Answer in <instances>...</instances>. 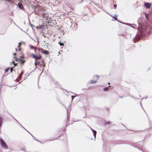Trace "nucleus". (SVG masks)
Wrapping results in <instances>:
<instances>
[{
	"instance_id": "1",
	"label": "nucleus",
	"mask_w": 152,
	"mask_h": 152,
	"mask_svg": "<svg viewBox=\"0 0 152 152\" xmlns=\"http://www.w3.org/2000/svg\"><path fill=\"white\" fill-rule=\"evenodd\" d=\"M14 55L15 56L17 55V56H14V58H16L15 61L18 62H20L21 64H23L26 62V61L23 59L24 56L23 55L22 53H19L17 54L16 53H14Z\"/></svg>"
},
{
	"instance_id": "2",
	"label": "nucleus",
	"mask_w": 152,
	"mask_h": 152,
	"mask_svg": "<svg viewBox=\"0 0 152 152\" xmlns=\"http://www.w3.org/2000/svg\"><path fill=\"white\" fill-rule=\"evenodd\" d=\"M14 55L15 56L17 55V56H14V58H16L15 61L18 62H20L21 64H23L26 62V61L23 59L24 56L23 55L22 53H19L17 54L16 53H14Z\"/></svg>"
},
{
	"instance_id": "3",
	"label": "nucleus",
	"mask_w": 152,
	"mask_h": 152,
	"mask_svg": "<svg viewBox=\"0 0 152 152\" xmlns=\"http://www.w3.org/2000/svg\"><path fill=\"white\" fill-rule=\"evenodd\" d=\"M140 34L142 36H145L149 33V30L147 28V27L141 28L140 30Z\"/></svg>"
},
{
	"instance_id": "4",
	"label": "nucleus",
	"mask_w": 152,
	"mask_h": 152,
	"mask_svg": "<svg viewBox=\"0 0 152 152\" xmlns=\"http://www.w3.org/2000/svg\"><path fill=\"white\" fill-rule=\"evenodd\" d=\"M0 141L2 147L4 149H7L8 148V146L1 138L0 139Z\"/></svg>"
},
{
	"instance_id": "5",
	"label": "nucleus",
	"mask_w": 152,
	"mask_h": 152,
	"mask_svg": "<svg viewBox=\"0 0 152 152\" xmlns=\"http://www.w3.org/2000/svg\"><path fill=\"white\" fill-rule=\"evenodd\" d=\"M32 57L35 59V60L40 59L42 58V56L40 55H36L34 54H32Z\"/></svg>"
},
{
	"instance_id": "6",
	"label": "nucleus",
	"mask_w": 152,
	"mask_h": 152,
	"mask_svg": "<svg viewBox=\"0 0 152 152\" xmlns=\"http://www.w3.org/2000/svg\"><path fill=\"white\" fill-rule=\"evenodd\" d=\"M151 4L148 3H145L144 4V6L147 8H150L151 6Z\"/></svg>"
},
{
	"instance_id": "7",
	"label": "nucleus",
	"mask_w": 152,
	"mask_h": 152,
	"mask_svg": "<svg viewBox=\"0 0 152 152\" xmlns=\"http://www.w3.org/2000/svg\"><path fill=\"white\" fill-rule=\"evenodd\" d=\"M21 45V43H20V42L18 43V47L16 49V51H19L20 50H21V47H20Z\"/></svg>"
},
{
	"instance_id": "8",
	"label": "nucleus",
	"mask_w": 152,
	"mask_h": 152,
	"mask_svg": "<svg viewBox=\"0 0 152 152\" xmlns=\"http://www.w3.org/2000/svg\"><path fill=\"white\" fill-rule=\"evenodd\" d=\"M37 49L39 52H40L41 53H42L44 50L42 48H37Z\"/></svg>"
},
{
	"instance_id": "9",
	"label": "nucleus",
	"mask_w": 152,
	"mask_h": 152,
	"mask_svg": "<svg viewBox=\"0 0 152 152\" xmlns=\"http://www.w3.org/2000/svg\"><path fill=\"white\" fill-rule=\"evenodd\" d=\"M18 6L19 8L20 9H22L23 8V5L20 3L18 4Z\"/></svg>"
},
{
	"instance_id": "10",
	"label": "nucleus",
	"mask_w": 152,
	"mask_h": 152,
	"mask_svg": "<svg viewBox=\"0 0 152 152\" xmlns=\"http://www.w3.org/2000/svg\"><path fill=\"white\" fill-rule=\"evenodd\" d=\"M42 53L45 55H48L49 54V52L48 51L44 50Z\"/></svg>"
},
{
	"instance_id": "11",
	"label": "nucleus",
	"mask_w": 152,
	"mask_h": 152,
	"mask_svg": "<svg viewBox=\"0 0 152 152\" xmlns=\"http://www.w3.org/2000/svg\"><path fill=\"white\" fill-rule=\"evenodd\" d=\"M2 122V118L1 117H0V128L1 126Z\"/></svg>"
},
{
	"instance_id": "12",
	"label": "nucleus",
	"mask_w": 152,
	"mask_h": 152,
	"mask_svg": "<svg viewBox=\"0 0 152 152\" xmlns=\"http://www.w3.org/2000/svg\"><path fill=\"white\" fill-rule=\"evenodd\" d=\"M23 71H22V72H21V73L20 74V75L19 76V78L20 79H21V77L22 76V75L23 74Z\"/></svg>"
},
{
	"instance_id": "13",
	"label": "nucleus",
	"mask_w": 152,
	"mask_h": 152,
	"mask_svg": "<svg viewBox=\"0 0 152 152\" xmlns=\"http://www.w3.org/2000/svg\"><path fill=\"white\" fill-rule=\"evenodd\" d=\"M92 131L93 132V133H94V135L95 137L96 134V131L94 130L93 129H92Z\"/></svg>"
},
{
	"instance_id": "14",
	"label": "nucleus",
	"mask_w": 152,
	"mask_h": 152,
	"mask_svg": "<svg viewBox=\"0 0 152 152\" xmlns=\"http://www.w3.org/2000/svg\"><path fill=\"white\" fill-rule=\"evenodd\" d=\"M35 65L36 66L37 64L39 63V61H37V60H35Z\"/></svg>"
},
{
	"instance_id": "15",
	"label": "nucleus",
	"mask_w": 152,
	"mask_h": 152,
	"mask_svg": "<svg viewBox=\"0 0 152 152\" xmlns=\"http://www.w3.org/2000/svg\"><path fill=\"white\" fill-rule=\"evenodd\" d=\"M113 18L115 20H117V16L116 15H115L113 17Z\"/></svg>"
},
{
	"instance_id": "16",
	"label": "nucleus",
	"mask_w": 152,
	"mask_h": 152,
	"mask_svg": "<svg viewBox=\"0 0 152 152\" xmlns=\"http://www.w3.org/2000/svg\"><path fill=\"white\" fill-rule=\"evenodd\" d=\"M103 90L104 91H107L108 90V88L107 87L104 88Z\"/></svg>"
},
{
	"instance_id": "17",
	"label": "nucleus",
	"mask_w": 152,
	"mask_h": 152,
	"mask_svg": "<svg viewBox=\"0 0 152 152\" xmlns=\"http://www.w3.org/2000/svg\"><path fill=\"white\" fill-rule=\"evenodd\" d=\"M145 15L146 16V18L148 19V14H147V13L145 14Z\"/></svg>"
},
{
	"instance_id": "18",
	"label": "nucleus",
	"mask_w": 152,
	"mask_h": 152,
	"mask_svg": "<svg viewBox=\"0 0 152 152\" xmlns=\"http://www.w3.org/2000/svg\"><path fill=\"white\" fill-rule=\"evenodd\" d=\"M9 70H10L9 68H7L6 69L5 72H8L9 71Z\"/></svg>"
},
{
	"instance_id": "19",
	"label": "nucleus",
	"mask_w": 152,
	"mask_h": 152,
	"mask_svg": "<svg viewBox=\"0 0 152 152\" xmlns=\"http://www.w3.org/2000/svg\"><path fill=\"white\" fill-rule=\"evenodd\" d=\"M12 63H13L14 65L15 66L17 65V63H15L14 61H13Z\"/></svg>"
},
{
	"instance_id": "20",
	"label": "nucleus",
	"mask_w": 152,
	"mask_h": 152,
	"mask_svg": "<svg viewBox=\"0 0 152 152\" xmlns=\"http://www.w3.org/2000/svg\"><path fill=\"white\" fill-rule=\"evenodd\" d=\"M96 81H95V80H94V81H91V83H92L93 84H94L95 83H96Z\"/></svg>"
},
{
	"instance_id": "21",
	"label": "nucleus",
	"mask_w": 152,
	"mask_h": 152,
	"mask_svg": "<svg viewBox=\"0 0 152 152\" xmlns=\"http://www.w3.org/2000/svg\"><path fill=\"white\" fill-rule=\"evenodd\" d=\"M59 44H60V45H64L63 43H61V42H59Z\"/></svg>"
},
{
	"instance_id": "22",
	"label": "nucleus",
	"mask_w": 152,
	"mask_h": 152,
	"mask_svg": "<svg viewBox=\"0 0 152 152\" xmlns=\"http://www.w3.org/2000/svg\"><path fill=\"white\" fill-rule=\"evenodd\" d=\"M45 14L44 13H42L41 15H40L42 16L43 17H44L45 16Z\"/></svg>"
},
{
	"instance_id": "23",
	"label": "nucleus",
	"mask_w": 152,
	"mask_h": 152,
	"mask_svg": "<svg viewBox=\"0 0 152 152\" xmlns=\"http://www.w3.org/2000/svg\"><path fill=\"white\" fill-rule=\"evenodd\" d=\"M13 67L11 68L10 69V72H12V71L13 70Z\"/></svg>"
},
{
	"instance_id": "24",
	"label": "nucleus",
	"mask_w": 152,
	"mask_h": 152,
	"mask_svg": "<svg viewBox=\"0 0 152 152\" xmlns=\"http://www.w3.org/2000/svg\"><path fill=\"white\" fill-rule=\"evenodd\" d=\"M114 7L115 9H116V7H117V5H116V4H114Z\"/></svg>"
},
{
	"instance_id": "25",
	"label": "nucleus",
	"mask_w": 152,
	"mask_h": 152,
	"mask_svg": "<svg viewBox=\"0 0 152 152\" xmlns=\"http://www.w3.org/2000/svg\"><path fill=\"white\" fill-rule=\"evenodd\" d=\"M71 98H72V100H73V99H74V96H71Z\"/></svg>"
},
{
	"instance_id": "26",
	"label": "nucleus",
	"mask_w": 152,
	"mask_h": 152,
	"mask_svg": "<svg viewBox=\"0 0 152 152\" xmlns=\"http://www.w3.org/2000/svg\"><path fill=\"white\" fill-rule=\"evenodd\" d=\"M45 63H44V64H43V66H44V67H45Z\"/></svg>"
},
{
	"instance_id": "27",
	"label": "nucleus",
	"mask_w": 152,
	"mask_h": 152,
	"mask_svg": "<svg viewBox=\"0 0 152 152\" xmlns=\"http://www.w3.org/2000/svg\"><path fill=\"white\" fill-rule=\"evenodd\" d=\"M41 26H42V25H41V26H39V28H41Z\"/></svg>"
},
{
	"instance_id": "28",
	"label": "nucleus",
	"mask_w": 152,
	"mask_h": 152,
	"mask_svg": "<svg viewBox=\"0 0 152 152\" xmlns=\"http://www.w3.org/2000/svg\"><path fill=\"white\" fill-rule=\"evenodd\" d=\"M31 48H33V49H34V47H32V46H31Z\"/></svg>"
},
{
	"instance_id": "29",
	"label": "nucleus",
	"mask_w": 152,
	"mask_h": 152,
	"mask_svg": "<svg viewBox=\"0 0 152 152\" xmlns=\"http://www.w3.org/2000/svg\"><path fill=\"white\" fill-rule=\"evenodd\" d=\"M107 124H110V123H109V122H108V123H107Z\"/></svg>"
},
{
	"instance_id": "30",
	"label": "nucleus",
	"mask_w": 152,
	"mask_h": 152,
	"mask_svg": "<svg viewBox=\"0 0 152 152\" xmlns=\"http://www.w3.org/2000/svg\"><path fill=\"white\" fill-rule=\"evenodd\" d=\"M108 83V84H109V85H110V83Z\"/></svg>"
}]
</instances>
